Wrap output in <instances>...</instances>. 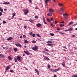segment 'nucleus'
<instances>
[{
	"mask_svg": "<svg viewBox=\"0 0 77 77\" xmlns=\"http://www.w3.org/2000/svg\"><path fill=\"white\" fill-rule=\"evenodd\" d=\"M72 77H77V75H72Z\"/></svg>",
	"mask_w": 77,
	"mask_h": 77,
	"instance_id": "79ce46f5",
	"label": "nucleus"
},
{
	"mask_svg": "<svg viewBox=\"0 0 77 77\" xmlns=\"http://www.w3.org/2000/svg\"><path fill=\"white\" fill-rule=\"evenodd\" d=\"M29 35H30V36H32V35H33V32H31L30 33H29V34H28Z\"/></svg>",
	"mask_w": 77,
	"mask_h": 77,
	"instance_id": "393cba45",
	"label": "nucleus"
},
{
	"mask_svg": "<svg viewBox=\"0 0 77 77\" xmlns=\"http://www.w3.org/2000/svg\"><path fill=\"white\" fill-rule=\"evenodd\" d=\"M51 71L54 72H56V70L55 69H51Z\"/></svg>",
	"mask_w": 77,
	"mask_h": 77,
	"instance_id": "aec40b11",
	"label": "nucleus"
},
{
	"mask_svg": "<svg viewBox=\"0 0 77 77\" xmlns=\"http://www.w3.org/2000/svg\"><path fill=\"white\" fill-rule=\"evenodd\" d=\"M9 69H10V65H9L6 67L5 68V70L8 71Z\"/></svg>",
	"mask_w": 77,
	"mask_h": 77,
	"instance_id": "f03ea898",
	"label": "nucleus"
},
{
	"mask_svg": "<svg viewBox=\"0 0 77 77\" xmlns=\"http://www.w3.org/2000/svg\"><path fill=\"white\" fill-rule=\"evenodd\" d=\"M29 21L31 22V23H34V20L32 19H30L29 20Z\"/></svg>",
	"mask_w": 77,
	"mask_h": 77,
	"instance_id": "f3484780",
	"label": "nucleus"
},
{
	"mask_svg": "<svg viewBox=\"0 0 77 77\" xmlns=\"http://www.w3.org/2000/svg\"><path fill=\"white\" fill-rule=\"evenodd\" d=\"M59 5H60V6H63V4H62L59 3Z\"/></svg>",
	"mask_w": 77,
	"mask_h": 77,
	"instance_id": "de8ad7c7",
	"label": "nucleus"
},
{
	"mask_svg": "<svg viewBox=\"0 0 77 77\" xmlns=\"http://www.w3.org/2000/svg\"><path fill=\"white\" fill-rule=\"evenodd\" d=\"M72 37H75V35H72Z\"/></svg>",
	"mask_w": 77,
	"mask_h": 77,
	"instance_id": "13d9d810",
	"label": "nucleus"
},
{
	"mask_svg": "<svg viewBox=\"0 0 77 77\" xmlns=\"http://www.w3.org/2000/svg\"><path fill=\"white\" fill-rule=\"evenodd\" d=\"M15 45L16 46L19 47H21V45L20 43L15 44Z\"/></svg>",
	"mask_w": 77,
	"mask_h": 77,
	"instance_id": "20e7f679",
	"label": "nucleus"
},
{
	"mask_svg": "<svg viewBox=\"0 0 77 77\" xmlns=\"http://www.w3.org/2000/svg\"><path fill=\"white\" fill-rule=\"evenodd\" d=\"M73 29V28L72 27H71L70 29H68V30L70 32H72V31Z\"/></svg>",
	"mask_w": 77,
	"mask_h": 77,
	"instance_id": "dca6fc26",
	"label": "nucleus"
},
{
	"mask_svg": "<svg viewBox=\"0 0 77 77\" xmlns=\"http://www.w3.org/2000/svg\"><path fill=\"white\" fill-rule=\"evenodd\" d=\"M24 29H26L27 28V26H24Z\"/></svg>",
	"mask_w": 77,
	"mask_h": 77,
	"instance_id": "864d4df0",
	"label": "nucleus"
},
{
	"mask_svg": "<svg viewBox=\"0 0 77 77\" xmlns=\"http://www.w3.org/2000/svg\"><path fill=\"white\" fill-rule=\"evenodd\" d=\"M55 69V71H59V68Z\"/></svg>",
	"mask_w": 77,
	"mask_h": 77,
	"instance_id": "473e14b6",
	"label": "nucleus"
},
{
	"mask_svg": "<svg viewBox=\"0 0 77 77\" xmlns=\"http://www.w3.org/2000/svg\"><path fill=\"white\" fill-rule=\"evenodd\" d=\"M24 48H26L27 47V46H26V45L24 46Z\"/></svg>",
	"mask_w": 77,
	"mask_h": 77,
	"instance_id": "774afa93",
	"label": "nucleus"
},
{
	"mask_svg": "<svg viewBox=\"0 0 77 77\" xmlns=\"http://www.w3.org/2000/svg\"><path fill=\"white\" fill-rule=\"evenodd\" d=\"M49 11L50 12H54V11H53V9H52L51 8H50L49 9Z\"/></svg>",
	"mask_w": 77,
	"mask_h": 77,
	"instance_id": "f8f14e48",
	"label": "nucleus"
},
{
	"mask_svg": "<svg viewBox=\"0 0 77 77\" xmlns=\"http://www.w3.org/2000/svg\"><path fill=\"white\" fill-rule=\"evenodd\" d=\"M32 0H29V3H32Z\"/></svg>",
	"mask_w": 77,
	"mask_h": 77,
	"instance_id": "c03bdc74",
	"label": "nucleus"
},
{
	"mask_svg": "<svg viewBox=\"0 0 77 77\" xmlns=\"http://www.w3.org/2000/svg\"><path fill=\"white\" fill-rule=\"evenodd\" d=\"M24 53H26V54H27V55H29V54H30V53L29 52H27L26 51H24Z\"/></svg>",
	"mask_w": 77,
	"mask_h": 77,
	"instance_id": "a211bd4d",
	"label": "nucleus"
},
{
	"mask_svg": "<svg viewBox=\"0 0 77 77\" xmlns=\"http://www.w3.org/2000/svg\"><path fill=\"white\" fill-rule=\"evenodd\" d=\"M10 72H14V71L12 70H10Z\"/></svg>",
	"mask_w": 77,
	"mask_h": 77,
	"instance_id": "49530a36",
	"label": "nucleus"
},
{
	"mask_svg": "<svg viewBox=\"0 0 77 77\" xmlns=\"http://www.w3.org/2000/svg\"><path fill=\"white\" fill-rule=\"evenodd\" d=\"M50 35L51 36H54V34L53 33H50Z\"/></svg>",
	"mask_w": 77,
	"mask_h": 77,
	"instance_id": "f704fd0d",
	"label": "nucleus"
},
{
	"mask_svg": "<svg viewBox=\"0 0 77 77\" xmlns=\"http://www.w3.org/2000/svg\"><path fill=\"white\" fill-rule=\"evenodd\" d=\"M65 15H66V17H68V14L66 13L65 14H63V16H64V17Z\"/></svg>",
	"mask_w": 77,
	"mask_h": 77,
	"instance_id": "cd10ccee",
	"label": "nucleus"
},
{
	"mask_svg": "<svg viewBox=\"0 0 77 77\" xmlns=\"http://www.w3.org/2000/svg\"><path fill=\"white\" fill-rule=\"evenodd\" d=\"M15 15V14H14L12 16L13 18H14V17Z\"/></svg>",
	"mask_w": 77,
	"mask_h": 77,
	"instance_id": "5fc2aeb1",
	"label": "nucleus"
},
{
	"mask_svg": "<svg viewBox=\"0 0 77 77\" xmlns=\"http://www.w3.org/2000/svg\"><path fill=\"white\" fill-rule=\"evenodd\" d=\"M21 57H20L19 56L17 57V59L18 61H20V59H21Z\"/></svg>",
	"mask_w": 77,
	"mask_h": 77,
	"instance_id": "0eeeda50",
	"label": "nucleus"
},
{
	"mask_svg": "<svg viewBox=\"0 0 77 77\" xmlns=\"http://www.w3.org/2000/svg\"><path fill=\"white\" fill-rule=\"evenodd\" d=\"M14 60L15 62L16 63L18 62V60H17V58H14Z\"/></svg>",
	"mask_w": 77,
	"mask_h": 77,
	"instance_id": "5701e85b",
	"label": "nucleus"
},
{
	"mask_svg": "<svg viewBox=\"0 0 77 77\" xmlns=\"http://www.w3.org/2000/svg\"><path fill=\"white\" fill-rule=\"evenodd\" d=\"M24 43H28V42H29V41L26 39L24 40Z\"/></svg>",
	"mask_w": 77,
	"mask_h": 77,
	"instance_id": "b1692460",
	"label": "nucleus"
},
{
	"mask_svg": "<svg viewBox=\"0 0 77 77\" xmlns=\"http://www.w3.org/2000/svg\"><path fill=\"white\" fill-rule=\"evenodd\" d=\"M23 38H26V36L25 35H23Z\"/></svg>",
	"mask_w": 77,
	"mask_h": 77,
	"instance_id": "a19ab883",
	"label": "nucleus"
},
{
	"mask_svg": "<svg viewBox=\"0 0 77 77\" xmlns=\"http://www.w3.org/2000/svg\"><path fill=\"white\" fill-rule=\"evenodd\" d=\"M3 49L5 50H7V49H8L9 48V47L8 46H6L5 47H3Z\"/></svg>",
	"mask_w": 77,
	"mask_h": 77,
	"instance_id": "9b49d317",
	"label": "nucleus"
},
{
	"mask_svg": "<svg viewBox=\"0 0 77 77\" xmlns=\"http://www.w3.org/2000/svg\"><path fill=\"white\" fill-rule=\"evenodd\" d=\"M2 15V13L0 11V16H1Z\"/></svg>",
	"mask_w": 77,
	"mask_h": 77,
	"instance_id": "8fccbe9b",
	"label": "nucleus"
},
{
	"mask_svg": "<svg viewBox=\"0 0 77 77\" xmlns=\"http://www.w3.org/2000/svg\"><path fill=\"white\" fill-rule=\"evenodd\" d=\"M37 36H38L39 37H40V38H41V36L39 34H37Z\"/></svg>",
	"mask_w": 77,
	"mask_h": 77,
	"instance_id": "c9c22d12",
	"label": "nucleus"
},
{
	"mask_svg": "<svg viewBox=\"0 0 77 77\" xmlns=\"http://www.w3.org/2000/svg\"><path fill=\"white\" fill-rule=\"evenodd\" d=\"M62 65L63 66H65V63H62Z\"/></svg>",
	"mask_w": 77,
	"mask_h": 77,
	"instance_id": "bb28decb",
	"label": "nucleus"
},
{
	"mask_svg": "<svg viewBox=\"0 0 77 77\" xmlns=\"http://www.w3.org/2000/svg\"><path fill=\"white\" fill-rule=\"evenodd\" d=\"M6 21L4 20L3 22V24H6Z\"/></svg>",
	"mask_w": 77,
	"mask_h": 77,
	"instance_id": "e433bc0d",
	"label": "nucleus"
},
{
	"mask_svg": "<svg viewBox=\"0 0 77 77\" xmlns=\"http://www.w3.org/2000/svg\"><path fill=\"white\" fill-rule=\"evenodd\" d=\"M42 17L44 23H45V24H47V23L45 22V17Z\"/></svg>",
	"mask_w": 77,
	"mask_h": 77,
	"instance_id": "423d86ee",
	"label": "nucleus"
},
{
	"mask_svg": "<svg viewBox=\"0 0 77 77\" xmlns=\"http://www.w3.org/2000/svg\"><path fill=\"white\" fill-rule=\"evenodd\" d=\"M0 11H1V12H3V9L1 8L0 10Z\"/></svg>",
	"mask_w": 77,
	"mask_h": 77,
	"instance_id": "4c0bfd02",
	"label": "nucleus"
},
{
	"mask_svg": "<svg viewBox=\"0 0 77 77\" xmlns=\"http://www.w3.org/2000/svg\"><path fill=\"white\" fill-rule=\"evenodd\" d=\"M35 71L37 73L38 75H39V71L37 69H35Z\"/></svg>",
	"mask_w": 77,
	"mask_h": 77,
	"instance_id": "4468645a",
	"label": "nucleus"
},
{
	"mask_svg": "<svg viewBox=\"0 0 77 77\" xmlns=\"http://www.w3.org/2000/svg\"><path fill=\"white\" fill-rule=\"evenodd\" d=\"M8 58L9 60H12V57H10V56H8Z\"/></svg>",
	"mask_w": 77,
	"mask_h": 77,
	"instance_id": "a878e982",
	"label": "nucleus"
},
{
	"mask_svg": "<svg viewBox=\"0 0 77 77\" xmlns=\"http://www.w3.org/2000/svg\"><path fill=\"white\" fill-rule=\"evenodd\" d=\"M7 11V9H4V11Z\"/></svg>",
	"mask_w": 77,
	"mask_h": 77,
	"instance_id": "e2e57ef3",
	"label": "nucleus"
},
{
	"mask_svg": "<svg viewBox=\"0 0 77 77\" xmlns=\"http://www.w3.org/2000/svg\"><path fill=\"white\" fill-rule=\"evenodd\" d=\"M60 9H61V10H62V11H63V8H61Z\"/></svg>",
	"mask_w": 77,
	"mask_h": 77,
	"instance_id": "680f3d73",
	"label": "nucleus"
},
{
	"mask_svg": "<svg viewBox=\"0 0 77 77\" xmlns=\"http://www.w3.org/2000/svg\"><path fill=\"white\" fill-rule=\"evenodd\" d=\"M43 57L44 58H45L46 60H50V59H49V58L48 57L43 56Z\"/></svg>",
	"mask_w": 77,
	"mask_h": 77,
	"instance_id": "39448f33",
	"label": "nucleus"
},
{
	"mask_svg": "<svg viewBox=\"0 0 77 77\" xmlns=\"http://www.w3.org/2000/svg\"><path fill=\"white\" fill-rule=\"evenodd\" d=\"M0 56L1 57H2V58L4 57V55L2 54H0Z\"/></svg>",
	"mask_w": 77,
	"mask_h": 77,
	"instance_id": "4be33fe9",
	"label": "nucleus"
},
{
	"mask_svg": "<svg viewBox=\"0 0 77 77\" xmlns=\"http://www.w3.org/2000/svg\"><path fill=\"white\" fill-rule=\"evenodd\" d=\"M32 36L33 37H35L36 35L35 34H32Z\"/></svg>",
	"mask_w": 77,
	"mask_h": 77,
	"instance_id": "7c9ffc66",
	"label": "nucleus"
},
{
	"mask_svg": "<svg viewBox=\"0 0 77 77\" xmlns=\"http://www.w3.org/2000/svg\"><path fill=\"white\" fill-rule=\"evenodd\" d=\"M54 77H57V76L56 75H54Z\"/></svg>",
	"mask_w": 77,
	"mask_h": 77,
	"instance_id": "bf43d9fd",
	"label": "nucleus"
},
{
	"mask_svg": "<svg viewBox=\"0 0 77 77\" xmlns=\"http://www.w3.org/2000/svg\"><path fill=\"white\" fill-rule=\"evenodd\" d=\"M60 30V29L59 28H58L57 29V30H58V31Z\"/></svg>",
	"mask_w": 77,
	"mask_h": 77,
	"instance_id": "603ef678",
	"label": "nucleus"
},
{
	"mask_svg": "<svg viewBox=\"0 0 77 77\" xmlns=\"http://www.w3.org/2000/svg\"><path fill=\"white\" fill-rule=\"evenodd\" d=\"M65 23V22H64V21H63V22H61V23Z\"/></svg>",
	"mask_w": 77,
	"mask_h": 77,
	"instance_id": "0e129e2a",
	"label": "nucleus"
},
{
	"mask_svg": "<svg viewBox=\"0 0 77 77\" xmlns=\"http://www.w3.org/2000/svg\"><path fill=\"white\" fill-rule=\"evenodd\" d=\"M20 38H23V36H20Z\"/></svg>",
	"mask_w": 77,
	"mask_h": 77,
	"instance_id": "338daca9",
	"label": "nucleus"
},
{
	"mask_svg": "<svg viewBox=\"0 0 77 77\" xmlns=\"http://www.w3.org/2000/svg\"><path fill=\"white\" fill-rule=\"evenodd\" d=\"M48 68L49 69H50V67H51L50 65L48 64Z\"/></svg>",
	"mask_w": 77,
	"mask_h": 77,
	"instance_id": "c85d7f7f",
	"label": "nucleus"
},
{
	"mask_svg": "<svg viewBox=\"0 0 77 77\" xmlns=\"http://www.w3.org/2000/svg\"><path fill=\"white\" fill-rule=\"evenodd\" d=\"M8 4H10V3L9 2H4V3H3V5H8Z\"/></svg>",
	"mask_w": 77,
	"mask_h": 77,
	"instance_id": "2eb2a0df",
	"label": "nucleus"
},
{
	"mask_svg": "<svg viewBox=\"0 0 77 77\" xmlns=\"http://www.w3.org/2000/svg\"><path fill=\"white\" fill-rule=\"evenodd\" d=\"M38 16H35V18H38Z\"/></svg>",
	"mask_w": 77,
	"mask_h": 77,
	"instance_id": "3c124183",
	"label": "nucleus"
},
{
	"mask_svg": "<svg viewBox=\"0 0 77 77\" xmlns=\"http://www.w3.org/2000/svg\"><path fill=\"white\" fill-rule=\"evenodd\" d=\"M12 39H13V38L12 37H11L8 38L7 39V40L8 41H10V40H11Z\"/></svg>",
	"mask_w": 77,
	"mask_h": 77,
	"instance_id": "6e6552de",
	"label": "nucleus"
},
{
	"mask_svg": "<svg viewBox=\"0 0 77 77\" xmlns=\"http://www.w3.org/2000/svg\"><path fill=\"white\" fill-rule=\"evenodd\" d=\"M60 34H61V35H64L65 34L64 33H62V32H60Z\"/></svg>",
	"mask_w": 77,
	"mask_h": 77,
	"instance_id": "09e8293b",
	"label": "nucleus"
},
{
	"mask_svg": "<svg viewBox=\"0 0 77 77\" xmlns=\"http://www.w3.org/2000/svg\"><path fill=\"white\" fill-rule=\"evenodd\" d=\"M51 26H52V27H53V24H51Z\"/></svg>",
	"mask_w": 77,
	"mask_h": 77,
	"instance_id": "6e6d98bb",
	"label": "nucleus"
},
{
	"mask_svg": "<svg viewBox=\"0 0 77 77\" xmlns=\"http://www.w3.org/2000/svg\"><path fill=\"white\" fill-rule=\"evenodd\" d=\"M53 17H52L51 18V21H53Z\"/></svg>",
	"mask_w": 77,
	"mask_h": 77,
	"instance_id": "4d7b16f0",
	"label": "nucleus"
},
{
	"mask_svg": "<svg viewBox=\"0 0 77 77\" xmlns=\"http://www.w3.org/2000/svg\"><path fill=\"white\" fill-rule=\"evenodd\" d=\"M69 30L67 29H65L63 30V32H68Z\"/></svg>",
	"mask_w": 77,
	"mask_h": 77,
	"instance_id": "ea45409f",
	"label": "nucleus"
},
{
	"mask_svg": "<svg viewBox=\"0 0 77 77\" xmlns=\"http://www.w3.org/2000/svg\"><path fill=\"white\" fill-rule=\"evenodd\" d=\"M55 24H57V21H55Z\"/></svg>",
	"mask_w": 77,
	"mask_h": 77,
	"instance_id": "052dcab7",
	"label": "nucleus"
},
{
	"mask_svg": "<svg viewBox=\"0 0 77 77\" xmlns=\"http://www.w3.org/2000/svg\"><path fill=\"white\" fill-rule=\"evenodd\" d=\"M42 26V24L41 23H38L36 24V26L38 27H40L41 26Z\"/></svg>",
	"mask_w": 77,
	"mask_h": 77,
	"instance_id": "7ed1b4c3",
	"label": "nucleus"
},
{
	"mask_svg": "<svg viewBox=\"0 0 77 77\" xmlns=\"http://www.w3.org/2000/svg\"><path fill=\"white\" fill-rule=\"evenodd\" d=\"M47 21L48 23H50V20L48 18H47Z\"/></svg>",
	"mask_w": 77,
	"mask_h": 77,
	"instance_id": "c756f323",
	"label": "nucleus"
},
{
	"mask_svg": "<svg viewBox=\"0 0 77 77\" xmlns=\"http://www.w3.org/2000/svg\"><path fill=\"white\" fill-rule=\"evenodd\" d=\"M45 51H48V49H47L45 48Z\"/></svg>",
	"mask_w": 77,
	"mask_h": 77,
	"instance_id": "a18cd8bd",
	"label": "nucleus"
},
{
	"mask_svg": "<svg viewBox=\"0 0 77 77\" xmlns=\"http://www.w3.org/2000/svg\"><path fill=\"white\" fill-rule=\"evenodd\" d=\"M38 46L35 45L34 46V47L32 48V50H34L35 51H38Z\"/></svg>",
	"mask_w": 77,
	"mask_h": 77,
	"instance_id": "f257e3e1",
	"label": "nucleus"
},
{
	"mask_svg": "<svg viewBox=\"0 0 77 77\" xmlns=\"http://www.w3.org/2000/svg\"><path fill=\"white\" fill-rule=\"evenodd\" d=\"M53 15V13H51L50 14H47V15H48V16H50V17H51Z\"/></svg>",
	"mask_w": 77,
	"mask_h": 77,
	"instance_id": "1a4fd4ad",
	"label": "nucleus"
},
{
	"mask_svg": "<svg viewBox=\"0 0 77 77\" xmlns=\"http://www.w3.org/2000/svg\"><path fill=\"white\" fill-rule=\"evenodd\" d=\"M65 26V25L64 24H60V27H62V26Z\"/></svg>",
	"mask_w": 77,
	"mask_h": 77,
	"instance_id": "37998d69",
	"label": "nucleus"
},
{
	"mask_svg": "<svg viewBox=\"0 0 77 77\" xmlns=\"http://www.w3.org/2000/svg\"><path fill=\"white\" fill-rule=\"evenodd\" d=\"M48 46H51L52 45V44H49L47 45Z\"/></svg>",
	"mask_w": 77,
	"mask_h": 77,
	"instance_id": "2f4dec72",
	"label": "nucleus"
},
{
	"mask_svg": "<svg viewBox=\"0 0 77 77\" xmlns=\"http://www.w3.org/2000/svg\"><path fill=\"white\" fill-rule=\"evenodd\" d=\"M49 0H46L45 1V3L46 4H47V2H49Z\"/></svg>",
	"mask_w": 77,
	"mask_h": 77,
	"instance_id": "72a5a7b5",
	"label": "nucleus"
},
{
	"mask_svg": "<svg viewBox=\"0 0 77 77\" xmlns=\"http://www.w3.org/2000/svg\"><path fill=\"white\" fill-rule=\"evenodd\" d=\"M25 11L24 13L25 14V15H26L28 13H29V11L28 10H26V11Z\"/></svg>",
	"mask_w": 77,
	"mask_h": 77,
	"instance_id": "9d476101",
	"label": "nucleus"
},
{
	"mask_svg": "<svg viewBox=\"0 0 77 77\" xmlns=\"http://www.w3.org/2000/svg\"><path fill=\"white\" fill-rule=\"evenodd\" d=\"M53 1L54 3H56V0H53Z\"/></svg>",
	"mask_w": 77,
	"mask_h": 77,
	"instance_id": "69168bd1",
	"label": "nucleus"
},
{
	"mask_svg": "<svg viewBox=\"0 0 77 77\" xmlns=\"http://www.w3.org/2000/svg\"><path fill=\"white\" fill-rule=\"evenodd\" d=\"M14 51H15V52H17V50H18V49H17V48H14Z\"/></svg>",
	"mask_w": 77,
	"mask_h": 77,
	"instance_id": "6ab92c4d",
	"label": "nucleus"
},
{
	"mask_svg": "<svg viewBox=\"0 0 77 77\" xmlns=\"http://www.w3.org/2000/svg\"><path fill=\"white\" fill-rule=\"evenodd\" d=\"M53 42L51 41H48L47 42V44H50V43H52Z\"/></svg>",
	"mask_w": 77,
	"mask_h": 77,
	"instance_id": "412c9836",
	"label": "nucleus"
},
{
	"mask_svg": "<svg viewBox=\"0 0 77 77\" xmlns=\"http://www.w3.org/2000/svg\"><path fill=\"white\" fill-rule=\"evenodd\" d=\"M32 43H34V44H35V43H36V41H35V40H33L32 42Z\"/></svg>",
	"mask_w": 77,
	"mask_h": 77,
	"instance_id": "58836bf2",
	"label": "nucleus"
},
{
	"mask_svg": "<svg viewBox=\"0 0 77 77\" xmlns=\"http://www.w3.org/2000/svg\"><path fill=\"white\" fill-rule=\"evenodd\" d=\"M72 23H73V22H71L69 23V24L67 25V26H71L72 24Z\"/></svg>",
	"mask_w": 77,
	"mask_h": 77,
	"instance_id": "ddd939ff",
	"label": "nucleus"
}]
</instances>
